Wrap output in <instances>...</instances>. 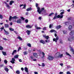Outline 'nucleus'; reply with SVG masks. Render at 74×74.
<instances>
[{"label": "nucleus", "mask_w": 74, "mask_h": 74, "mask_svg": "<svg viewBox=\"0 0 74 74\" xmlns=\"http://www.w3.org/2000/svg\"><path fill=\"white\" fill-rule=\"evenodd\" d=\"M60 12H61L60 14L61 15H58L57 13H56L55 14V16L53 19H53H56V18H60V19L62 18H63V14H64V11L63 10H60Z\"/></svg>", "instance_id": "nucleus-1"}, {"label": "nucleus", "mask_w": 74, "mask_h": 74, "mask_svg": "<svg viewBox=\"0 0 74 74\" xmlns=\"http://www.w3.org/2000/svg\"><path fill=\"white\" fill-rule=\"evenodd\" d=\"M37 11L39 14H42V11L44 10V8H42L40 10V8L39 7H37Z\"/></svg>", "instance_id": "nucleus-2"}, {"label": "nucleus", "mask_w": 74, "mask_h": 74, "mask_svg": "<svg viewBox=\"0 0 74 74\" xmlns=\"http://www.w3.org/2000/svg\"><path fill=\"white\" fill-rule=\"evenodd\" d=\"M18 18H19V17H17L16 16H14L12 17V16H10L9 20L10 21L11 19H18Z\"/></svg>", "instance_id": "nucleus-3"}, {"label": "nucleus", "mask_w": 74, "mask_h": 74, "mask_svg": "<svg viewBox=\"0 0 74 74\" xmlns=\"http://www.w3.org/2000/svg\"><path fill=\"white\" fill-rule=\"evenodd\" d=\"M47 59H48V60H53V59H54V58L52 56H48Z\"/></svg>", "instance_id": "nucleus-4"}, {"label": "nucleus", "mask_w": 74, "mask_h": 74, "mask_svg": "<svg viewBox=\"0 0 74 74\" xmlns=\"http://www.w3.org/2000/svg\"><path fill=\"white\" fill-rule=\"evenodd\" d=\"M60 55V53L57 52L55 55V57L56 58H59V55Z\"/></svg>", "instance_id": "nucleus-5"}, {"label": "nucleus", "mask_w": 74, "mask_h": 74, "mask_svg": "<svg viewBox=\"0 0 74 74\" xmlns=\"http://www.w3.org/2000/svg\"><path fill=\"white\" fill-rule=\"evenodd\" d=\"M15 59L14 58H12V60L10 61V62L12 63L13 64H14L15 63Z\"/></svg>", "instance_id": "nucleus-6"}, {"label": "nucleus", "mask_w": 74, "mask_h": 74, "mask_svg": "<svg viewBox=\"0 0 74 74\" xmlns=\"http://www.w3.org/2000/svg\"><path fill=\"white\" fill-rule=\"evenodd\" d=\"M59 40V37L57 36L56 38H54L53 39V41H55L56 42H57V40Z\"/></svg>", "instance_id": "nucleus-7"}, {"label": "nucleus", "mask_w": 74, "mask_h": 74, "mask_svg": "<svg viewBox=\"0 0 74 74\" xmlns=\"http://www.w3.org/2000/svg\"><path fill=\"white\" fill-rule=\"evenodd\" d=\"M74 39V37H72V36H71V37H69L68 38V40L69 41H71L72 40H73Z\"/></svg>", "instance_id": "nucleus-8"}, {"label": "nucleus", "mask_w": 74, "mask_h": 74, "mask_svg": "<svg viewBox=\"0 0 74 74\" xmlns=\"http://www.w3.org/2000/svg\"><path fill=\"white\" fill-rule=\"evenodd\" d=\"M32 27L33 26L28 25H27L26 26V28H27L28 29H31V28H32Z\"/></svg>", "instance_id": "nucleus-9"}, {"label": "nucleus", "mask_w": 74, "mask_h": 74, "mask_svg": "<svg viewBox=\"0 0 74 74\" xmlns=\"http://www.w3.org/2000/svg\"><path fill=\"white\" fill-rule=\"evenodd\" d=\"M73 34H74V30L71 32L69 33V35L70 36H72Z\"/></svg>", "instance_id": "nucleus-10"}, {"label": "nucleus", "mask_w": 74, "mask_h": 74, "mask_svg": "<svg viewBox=\"0 0 74 74\" xmlns=\"http://www.w3.org/2000/svg\"><path fill=\"white\" fill-rule=\"evenodd\" d=\"M33 55L34 57V58H37L38 57V55H37V53H33Z\"/></svg>", "instance_id": "nucleus-11"}, {"label": "nucleus", "mask_w": 74, "mask_h": 74, "mask_svg": "<svg viewBox=\"0 0 74 74\" xmlns=\"http://www.w3.org/2000/svg\"><path fill=\"white\" fill-rule=\"evenodd\" d=\"M22 22V20L21 19H18L16 21L17 23H21V22Z\"/></svg>", "instance_id": "nucleus-12"}, {"label": "nucleus", "mask_w": 74, "mask_h": 74, "mask_svg": "<svg viewBox=\"0 0 74 74\" xmlns=\"http://www.w3.org/2000/svg\"><path fill=\"white\" fill-rule=\"evenodd\" d=\"M26 32L27 33L28 35H30V33H31V31L27 30L26 31Z\"/></svg>", "instance_id": "nucleus-13"}, {"label": "nucleus", "mask_w": 74, "mask_h": 74, "mask_svg": "<svg viewBox=\"0 0 74 74\" xmlns=\"http://www.w3.org/2000/svg\"><path fill=\"white\" fill-rule=\"evenodd\" d=\"M69 29V30H72V27L71 25H70L68 27Z\"/></svg>", "instance_id": "nucleus-14"}, {"label": "nucleus", "mask_w": 74, "mask_h": 74, "mask_svg": "<svg viewBox=\"0 0 74 74\" xmlns=\"http://www.w3.org/2000/svg\"><path fill=\"white\" fill-rule=\"evenodd\" d=\"M16 53V50H15L13 51L12 53V55H14L15 53Z\"/></svg>", "instance_id": "nucleus-15"}, {"label": "nucleus", "mask_w": 74, "mask_h": 74, "mask_svg": "<svg viewBox=\"0 0 74 74\" xmlns=\"http://www.w3.org/2000/svg\"><path fill=\"white\" fill-rule=\"evenodd\" d=\"M40 43L42 44H45V41L43 40H40Z\"/></svg>", "instance_id": "nucleus-16"}, {"label": "nucleus", "mask_w": 74, "mask_h": 74, "mask_svg": "<svg viewBox=\"0 0 74 74\" xmlns=\"http://www.w3.org/2000/svg\"><path fill=\"white\" fill-rule=\"evenodd\" d=\"M13 3H14V1H10L9 4L10 5H12Z\"/></svg>", "instance_id": "nucleus-17"}, {"label": "nucleus", "mask_w": 74, "mask_h": 74, "mask_svg": "<svg viewBox=\"0 0 74 74\" xmlns=\"http://www.w3.org/2000/svg\"><path fill=\"white\" fill-rule=\"evenodd\" d=\"M43 37H45V38H46L47 40H48V39L49 38L48 36H46V35H43Z\"/></svg>", "instance_id": "nucleus-18"}, {"label": "nucleus", "mask_w": 74, "mask_h": 74, "mask_svg": "<svg viewBox=\"0 0 74 74\" xmlns=\"http://www.w3.org/2000/svg\"><path fill=\"white\" fill-rule=\"evenodd\" d=\"M32 8H28L26 10L27 11H30V10H32Z\"/></svg>", "instance_id": "nucleus-19"}, {"label": "nucleus", "mask_w": 74, "mask_h": 74, "mask_svg": "<svg viewBox=\"0 0 74 74\" xmlns=\"http://www.w3.org/2000/svg\"><path fill=\"white\" fill-rule=\"evenodd\" d=\"M4 30L5 33V34H7H7H9V33L8 32L5 31V29H4Z\"/></svg>", "instance_id": "nucleus-20"}, {"label": "nucleus", "mask_w": 74, "mask_h": 74, "mask_svg": "<svg viewBox=\"0 0 74 74\" xmlns=\"http://www.w3.org/2000/svg\"><path fill=\"white\" fill-rule=\"evenodd\" d=\"M71 23H70V22L69 21L68 22H66L65 23V25H69V24H70Z\"/></svg>", "instance_id": "nucleus-21"}, {"label": "nucleus", "mask_w": 74, "mask_h": 74, "mask_svg": "<svg viewBox=\"0 0 74 74\" xmlns=\"http://www.w3.org/2000/svg\"><path fill=\"white\" fill-rule=\"evenodd\" d=\"M25 70L26 73H28V69H27V68L26 67H25L24 69Z\"/></svg>", "instance_id": "nucleus-22"}, {"label": "nucleus", "mask_w": 74, "mask_h": 74, "mask_svg": "<svg viewBox=\"0 0 74 74\" xmlns=\"http://www.w3.org/2000/svg\"><path fill=\"white\" fill-rule=\"evenodd\" d=\"M19 56V55H16L15 56H14V59H17L18 58Z\"/></svg>", "instance_id": "nucleus-23"}, {"label": "nucleus", "mask_w": 74, "mask_h": 74, "mask_svg": "<svg viewBox=\"0 0 74 74\" xmlns=\"http://www.w3.org/2000/svg\"><path fill=\"white\" fill-rule=\"evenodd\" d=\"M62 27V26L61 25H58L57 26L56 28L57 29H60V28H61Z\"/></svg>", "instance_id": "nucleus-24"}, {"label": "nucleus", "mask_w": 74, "mask_h": 74, "mask_svg": "<svg viewBox=\"0 0 74 74\" xmlns=\"http://www.w3.org/2000/svg\"><path fill=\"white\" fill-rule=\"evenodd\" d=\"M2 53L3 55H4V56H6V55H7V54L6 53V52H5L4 51H2Z\"/></svg>", "instance_id": "nucleus-25"}, {"label": "nucleus", "mask_w": 74, "mask_h": 74, "mask_svg": "<svg viewBox=\"0 0 74 74\" xmlns=\"http://www.w3.org/2000/svg\"><path fill=\"white\" fill-rule=\"evenodd\" d=\"M71 51H72L73 53L74 54V50L73 48V47L71 48Z\"/></svg>", "instance_id": "nucleus-26"}, {"label": "nucleus", "mask_w": 74, "mask_h": 74, "mask_svg": "<svg viewBox=\"0 0 74 74\" xmlns=\"http://www.w3.org/2000/svg\"><path fill=\"white\" fill-rule=\"evenodd\" d=\"M9 30H10V31H11V32H13L14 30V29L10 27L9 28Z\"/></svg>", "instance_id": "nucleus-27"}, {"label": "nucleus", "mask_w": 74, "mask_h": 74, "mask_svg": "<svg viewBox=\"0 0 74 74\" xmlns=\"http://www.w3.org/2000/svg\"><path fill=\"white\" fill-rule=\"evenodd\" d=\"M17 38L18 39H19V40H22V38H21V37L20 36H18L17 37Z\"/></svg>", "instance_id": "nucleus-28"}, {"label": "nucleus", "mask_w": 74, "mask_h": 74, "mask_svg": "<svg viewBox=\"0 0 74 74\" xmlns=\"http://www.w3.org/2000/svg\"><path fill=\"white\" fill-rule=\"evenodd\" d=\"M53 15H54V13L52 12L49 14V16H52Z\"/></svg>", "instance_id": "nucleus-29"}, {"label": "nucleus", "mask_w": 74, "mask_h": 74, "mask_svg": "<svg viewBox=\"0 0 74 74\" xmlns=\"http://www.w3.org/2000/svg\"><path fill=\"white\" fill-rule=\"evenodd\" d=\"M27 46H28V47H32L31 44L30 43H27Z\"/></svg>", "instance_id": "nucleus-30"}, {"label": "nucleus", "mask_w": 74, "mask_h": 74, "mask_svg": "<svg viewBox=\"0 0 74 74\" xmlns=\"http://www.w3.org/2000/svg\"><path fill=\"white\" fill-rule=\"evenodd\" d=\"M5 27H9V25L8 24H5Z\"/></svg>", "instance_id": "nucleus-31"}, {"label": "nucleus", "mask_w": 74, "mask_h": 74, "mask_svg": "<svg viewBox=\"0 0 74 74\" xmlns=\"http://www.w3.org/2000/svg\"><path fill=\"white\" fill-rule=\"evenodd\" d=\"M63 56V54H60V55L59 56V58H62Z\"/></svg>", "instance_id": "nucleus-32"}, {"label": "nucleus", "mask_w": 74, "mask_h": 74, "mask_svg": "<svg viewBox=\"0 0 74 74\" xmlns=\"http://www.w3.org/2000/svg\"><path fill=\"white\" fill-rule=\"evenodd\" d=\"M55 32V31L53 29H51L50 31V32L51 33H53V32Z\"/></svg>", "instance_id": "nucleus-33"}, {"label": "nucleus", "mask_w": 74, "mask_h": 74, "mask_svg": "<svg viewBox=\"0 0 74 74\" xmlns=\"http://www.w3.org/2000/svg\"><path fill=\"white\" fill-rule=\"evenodd\" d=\"M30 58L31 59V60H33V59L34 58V57L33 56H30Z\"/></svg>", "instance_id": "nucleus-34"}, {"label": "nucleus", "mask_w": 74, "mask_h": 74, "mask_svg": "<svg viewBox=\"0 0 74 74\" xmlns=\"http://www.w3.org/2000/svg\"><path fill=\"white\" fill-rule=\"evenodd\" d=\"M16 73L17 74H20V72H19V71H16Z\"/></svg>", "instance_id": "nucleus-35"}, {"label": "nucleus", "mask_w": 74, "mask_h": 74, "mask_svg": "<svg viewBox=\"0 0 74 74\" xmlns=\"http://www.w3.org/2000/svg\"><path fill=\"white\" fill-rule=\"evenodd\" d=\"M64 34H67V31H63Z\"/></svg>", "instance_id": "nucleus-36"}, {"label": "nucleus", "mask_w": 74, "mask_h": 74, "mask_svg": "<svg viewBox=\"0 0 74 74\" xmlns=\"http://www.w3.org/2000/svg\"><path fill=\"white\" fill-rule=\"evenodd\" d=\"M6 7H7V8H10V5H9L8 4H6Z\"/></svg>", "instance_id": "nucleus-37"}, {"label": "nucleus", "mask_w": 74, "mask_h": 74, "mask_svg": "<svg viewBox=\"0 0 74 74\" xmlns=\"http://www.w3.org/2000/svg\"><path fill=\"white\" fill-rule=\"evenodd\" d=\"M45 65V64L44 63H42V65H41V66H42V67H44Z\"/></svg>", "instance_id": "nucleus-38"}, {"label": "nucleus", "mask_w": 74, "mask_h": 74, "mask_svg": "<svg viewBox=\"0 0 74 74\" xmlns=\"http://www.w3.org/2000/svg\"><path fill=\"white\" fill-rule=\"evenodd\" d=\"M38 6V3H36V8L37 9V7H39V6Z\"/></svg>", "instance_id": "nucleus-39"}, {"label": "nucleus", "mask_w": 74, "mask_h": 74, "mask_svg": "<svg viewBox=\"0 0 74 74\" xmlns=\"http://www.w3.org/2000/svg\"><path fill=\"white\" fill-rule=\"evenodd\" d=\"M23 53L25 55H27V51H26L24 52Z\"/></svg>", "instance_id": "nucleus-40"}, {"label": "nucleus", "mask_w": 74, "mask_h": 74, "mask_svg": "<svg viewBox=\"0 0 74 74\" xmlns=\"http://www.w3.org/2000/svg\"><path fill=\"white\" fill-rule=\"evenodd\" d=\"M53 26V24H51L49 25V28H51Z\"/></svg>", "instance_id": "nucleus-41"}, {"label": "nucleus", "mask_w": 74, "mask_h": 74, "mask_svg": "<svg viewBox=\"0 0 74 74\" xmlns=\"http://www.w3.org/2000/svg\"><path fill=\"white\" fill-rule=\"evenodd\" d=\"M5 70L6 71H7V72H8V71L9 69H8V68H6L5 69Z\"/></svg>", "instance_id": "nucleus-42"}, {"label": "nucleus", "mask_w": 74, "mask_h": 74, "mask_svg": "<svg viewBox=\"0 0 74 74\" xmlns=\"http://www.w3.org/2000/svg\"><path fill=\"white\" fill-rule=\"evenodd\" d=\"M20 18L21 19H22V20H25V18H23V17L22 16H21L20 17Z\"/></svg>", "instance_id": "nucleus-43"}, {"label": "nucleus", "mask_w": 74, "mask_h": 74, "mask_svg": "<svg viewBox=\"0 0 74 74\" xmlns=\"http://www.w3.org/2000/svg\"><path fill=\"white\" fill-rule=\"evenodd\" d=\"M26 4H25L24 5V7H23V8L24 9H25V8H26Z\"/></svg>", "instance_id": "nucleus-44"}, {"label": "nucleus", "mask_w": 74, "mask_h": 74, "mask_svg": "<svg viewBox=\"0 0 74 74\" xmlns=\"http://www.w3.org/2000/svg\"><path fill=\"white\" fill-rule=\"evenodd\" d=\"M42 55H43V58L45 57V53L43 52H42Z\"/></svg>", "instance_id": "nucleus-45"}, {"label": "nucleus", "mask_w": 74, "mask_h": 74, "mask_svg": "<svg viewBox=\"0 0 74 74\" xmlns=\"http://www.w3.org/2000/svg\"><path fill=\"white\" fill-rule=\"evenodd\" d=\"M3 49V47H2L0 46V50H2Z\"/></svg>", "instance_id": "nucleus-46"}, {"label": "nucleus", "mask_w": 74, "mask_h": 74, "mask_svg": "<svg viewBox=\"0 0 74 74\" xmlns=\"http://www.w3.org/2000/svg\"><path fill=\"white\" fill-rule=\"evenodd\" d=\"M42 14H44L46 13V11L45 10H44L43 12H42Z\"/></svg>", "instance_id": "nucleus-47"}, {"label": "nucleus", "mask_w": 74, "mask_h": 74, "mask_svg": "<svg viewBox=\"0 0 74 74\" xmlns=\"http://www.w3.org/2000/svg\"><path fill=\"white\" fill-rule=\"evenodd\" d=\"M66 54L67 55H68V56H70V54H69L67 52H66Z\"/></svg>", "instance_id": "nucleus-48"}, {"label": "nucleus", "mask_w": 74, "mask_h": 74, "mask_svg": "<svg viewBox=\"0 0 74 74\" xmlns=\"http://www.w3.org/2000/svg\"><path fill=\"white\" fill-rule=\"evenodd\" d=\"M3 16L1 15H0V19H3Z\"/></svg>", "instance_id": "nucleus-49"}, {"label": "nucleus", "mask_w": 74, "mask_h": 74, "mask_svg": "<svg viewBox=\"0 0 74 74\" xmlns=\"http://www.w3.org/2000/svg\"><path fill=\"white\" fill-rule=\"evenodd\" d=\"M4 62L5 64L7 63V61L6 60H5L4 61Z\"/></svg>", "instance_id": "nucleus-50"}, {"label": "nucleus", "mask_w": 74, "mask_h": 74, "mask_svg": "<svg viewBox=\"0 0 74 74\" xmlns=\"http://www.w3.org/2000/svg\"><path fill=\"white\" fill-rule=\"evenodd\" d=\"M21 50V47H19V48H18V51H19V50Z\"/></svg>", "instance_id": "nucleus-51"}, {"label": "nucleus", "mask_w": 74, "mask_h": 74, "mask_svg": "<svg viewBox=\"0 0 74 74\" xmlns=\"http://www.w3.org/2000/svg\"><path fill=\"white\" fill-rule=\"evenodd\" d=\"M25 23H28V20H27V19L25 20Z\"/></svg>", "instance_id": "nucleus-52"}, {"label": "nucleus", "mask_w": 74, "mask_h": 74, "mask_svg": "<svg viewBox=\"0 0 74 74\" xmlns=\"http://www.w3.org/2000/svg\"><path fill=\"white\" fill-rule=\"evenodd\" d=\"M43 30H46V27H45L42 29Z\"/></svg>", "instance_id": "nucleus-53"}, {"label": "nucleus", "mask_w": 74, "mask_h": 74, "mask_svg": "<svg viewBox=\"0 0 74 74\" xmlns=\"http://www.w3.org/2000/svg\"><path fill=\"white\" fill-rule=\"evenodd\" d=\"M3 40H5V41H7V40H8V39H7V38H3Z\"/></svg>", "instance_id": "nucleus-54"}, {"label": "nucleus", "mask_w": 74, "mask_h": 74, "mask_svg": "<svg viewBox=\"0 0 74 74\" xmlns=\"http://www.w3.org/2000/svg\"><path fill=\"white\" fill-rule=\"evenodd\" d=\"M66 74H71V73L69 71H68L66 73Z\"/></svg>", "instance_id": "nucleus-55"}, {"label": "nucleus", "mask_w": 74, "mask_h": 74, "mask_svg": "<svg viewBox=\"0 0 74 74\" xmlns=\"http://www.w3.org/2000/svg\"><path fill=\"white\" fill-rule=\"evenodd\" d=\"M41 28L40 27H38L36 29H37V30L38 29H41Z\"/></svg>", "instance_id": "nucleus-56"}, {"label": "nucleus", "mask_w": 74, "mask_h": 74, "mask_svg": "<svg viewBox=\"0 0 74 74\" xmlns=\"http://www.w3.org/2000/svg\"><path fill=\"white\" fill-rule=\"evenodd\" d=\"M42 18V17H38V19H39V20H41V18Z\"/></svg>", "instance_id": "nucleus-57"}, {"label": "nucleus", "mask_w": 74, "mask_h": 74, "mask_svg": "<svg viewBox=\"0 0 74 74\" xmlns=\"http://www.w3.org/2000/svg\"><path fill=\"white\" fill-rule=\"evenodd\" d=\"M34 74H38V72H34Z\"/></svg>", "instance_id": "nucleus-58"}, {"label": "nucleus", "mask_w": 74, "mask_h": 74, "mask_svg": "<svg viewBox=\"0 0 74 74\" xmlns=\"http://www.w3.org/2000/svg\"><path fill=\"white\" fill-rule=\"evenodd\" d=\"M60 65L61 66H63V63H61L60 64Z\"/></svg>", "instance_id": "nucleus-59"}, {"label": "nucleus", "mask_w": 74, "mask_h": 74, "mask_svg": "<svg viewBox=\"0 0 74 74\" xmlns=\"http://www.w3.org/2000/svg\"><path fill=\"white\" fill-rule=\"evenodd\" d=\"M59 74H63V72H60L59 73Z\"/></svg>", "instance_id": "nucleus-60"}, {"label": "nucleus", "mask_w": 74, "mask_h": 74, "mask_svg": "<svg viewBox=\"0 0 74 74\" xmlns=\"http://www.w3.org/2000/svg\"><path fill=\"white\" fill-rule=\"evenodd\" d=\"M19 60L20 62H22V60H21V59H19Z\"/></svg>", "instance_id": "nucleus-61"}, {"label": "nucleus", "mask_w": 74, "mask_h": 74, "mask_svg": "<svg viewBox=\"0 0 74 74\" xmlns=\"http://www.w3.org/2000/svg\"><path fill=\"white\" fill-rule=\"evenodd\" d=\"M33 60V61H36L37 60H36V59H34Z\"/></svg>", "instance_id": "nucleus-62"}, {"label": "nucleus", "mask_w": 74, "mask_h": 74, "mask_svg": "<svg viewBox=\"0 0 74 74\" xmlns=\"http://www.w3.org/2000/svg\"><path fill=\"white\" fill-rule=\"evenodd\" d=\"M21 69L22 71H23V70H24V69H23V68H21Z\"/></svg>", "instance_id": "nucleus-63"}, {"label": "nucleus", "mask_w": 74, "mask_h": 74, "mask_svg": "<svg viewBox=\"0 0 74 74\" xmlns=\"http://www.w3.org/2000/svg\"><path fill=\"white\" fill-rule=\"evenodd\" d=\"M67 11L68 12H70V9H69V10H67Z\"/></svg>", "instance_id": "nucleus-64"}]
</instances>
